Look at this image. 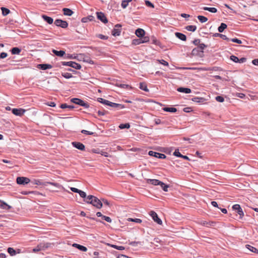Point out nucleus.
<instances>
[{
  "instance_id": "nucleus-1",
  "label": "nucleus",
  "mask_w": 258,
  "mask_h": 258,
  "mask_svg": "<svg viewBox=\"0 0 258 258\" xmlns=\"http://www.w3.org/2000/svg\"><path fill=\"white\" fill-rule=\"evenodd\" d=\"M84 201L87 204L92 205L97 209H100L102 207L103 204L101 201L94 196L89 195Z\"/></svg>"
},
{
  "instance_id": "nucleus-2",
  "label": "nucleus",
  "mask_w": 258,
  "mask_h": 258,
  "mask_svg": "<svg viewBox=\"0 0 258 258\" xmlns=\"http://www.w3.org/2000/svg\"><path fill=\"white\" fill-rule=\"evenodd\" d=\"M63 66H70L77 70H80L81 69V66L79 63H78L74 61H68V62H62Z\"/></svg>"
},
{
  "instance_id": "nucleus-3",
  "label": "nucleus",
  "mask_w": 258,
  "mask_h": 258,
  "mask_svg": "<svg viewBox=\"0 0 258 258\" xmlns=\"http://www.w3.org/2000/svg\"><path fill=\"white\" fill-rule=\"evenodd\" d=\"M233 210H235L239 215V218L242 219L244 216V213L240 206L238 204L234 205L232 206Z\"/></svg>"
},
{
  "instance_id": "nucleus-4",
  "label": "nucleus",
  "mask_w": 258,
  "mask_h": 258,
  "mask_svg": "<svg viewBox=\"0 0 258 258\" xmlns=\"http://www.w3.org/2000/svg\"><path fill=\"white\" fill-rule=\"evenodd\" d=\"M54 24L56 26L62 28H66L68 26V23L67 21L60 19H56L54 21Z\"/></svg>"
},
{
  "instance_id": "nucleus-5",
  "label": "nucleus",
  "mask_w": 258,
  "mask_h": 258,
  "mask_svg": "<svg viewBox=\"0 0 258 258\" xmlns=\"http://www.w3.org/2000/svg\"><path fill=\"white\" fill-rule=\"evenodd\" d=\"M121 25L117 24L115 25L114 28L112 31V34L114 36H119L121 33Z\"/></svg>"
},
{
  "instance_id": "nucleus-6",
  "label": "nucleus",
  "mask_w": 258,
  "mask_h": 258,
  "mask_svg": "<svg viewBox=\"0 0 258 258\" xmlns=\"http://www.w3.org/2000/svg\"><path fill=\"white\" fill-rule=\"evenodd\" d=\"M17 183L18 184H25L28 183L30 180L29 178L25 177H18L16 179Z\"/></svg>"
},
{
  "instance_id": "nucleus-7",
  "label": "nucleus",
  "mask_w": 258,
  "mask_h": 258,
  "mask_svg": "<svg viewBox=\"0 0 258 258\" xmlns=\"http://www.w3.org/2000/svg\"><path fill=\"white\" fill-rule=\"evenodd\" d=\"M148 154L150 156L155 157L159 159H165L166 157V155L164 154L159 153L153 151H150Z\"/></svg>"
},
{
  "instance_id": "nucleus-8",
  "label": "nucleus",
  "mask_w": 258,
  "mask_h": 258,
  "mask_svg": "<svg viewBox=\"0 0 258 258\" xmlns=\"http://www.w3.org/2000/svg\"><path fill=\"white\" fill-rule=\"evenodd\" d=\"M150 216L155 222L158 224L161 225L162 223V220L158 217L157 213L154 211H151L150 213Z\"/></svg>"
},
{
  "instance_id": "nucleus-9",
  "label": "nucleus",
  "mask_w": 258,
  "mask_h": 258,
  "mask_svg": "<svg viewBox=\"0 0 258 258\" xmlns=\"http://www.w3.org/2000/svg\"><path fill=\"white\" fill-rule=\"evenodd\" d=\"M96 15L97 18L103 23L106 24L108 22V20L103 13L97 12Z\"/></svg>"
},
{
  "instance_id": "nucleus-10",
  "label": "nucleus",
  "mask_w": 258,
  "mask_h": 258,
  "mask_svg": "<svg viewBox=\"0 0 258 258\" xmlns=\"http://www.w3.org/2000/svg\"><path fill=\"white\" fill-rule=\"evenodd\" d=\"M12 111V113L16 115L21 116L24 114L25 110L22 108H13Z\"/></svg>"
},
{
  "instance_id": "nucleus-11",
  "label": "nucleus",
  "mask_w": 258,
  "mask_h": 258,
  "mask_svg": "<svg viewBox=\"0 0 258 258\" xmlns=\"http://www.w3.org/2000/svg\"><path fill=\"white\" fill-rule=\"evenodd\" d=\"M72 145L74 147L81 151H84L85 149V146L80 142H74L72 143Z\"/></svg>"
},
{
  "instance_id": "nucleus-12",
  "label": "nucleus",
  "mask_w": 258,
  "mask_h": 258,
  "mask_svg": "<svg viewBox=\"0 0 258 258\" xmlns=\"http://www.w3.org/2000/svg\"><path fill=\"white\" fill-rule=\"evenodd\" d=\"M81 58L83 59L84 62H88L90 64H94V61L90 58V57L86 56L84 54H80Z\"/></svg>"
},
{
  "instance_id": "nucleus-13",
  "label": "nucleus",
  "mask_w": 258,
  "mask_h": 258,
  "mask_svg": "<svg viewBox=\"0 0 258 258\" xmlns=\"http://www.w3.org/2000/svg\"><path fill=\"white\" fill-rule=\"evenodd\" d=\"M147 182L148 183H150V184H152L154 185H160V184L162 181H160V180H159L158 179H148L147 180Z\"/></svg>"
},
{
  "instance_id": "nucleus-14",
  "label": "nucleus",
  "mask_w": 258,
  "mask_h": 258,
  "mask_svg": "<svg viewBox=\"0 0 258 258\" xmlns=\"http://www.w3.org/2000/svg\"><path fill=\"white\" fill-rule=\"evenodd\" d=\"M177 91L179 92L184 93L186 94H188L191 93V91L190 89L188 88H183V87H179L177 88Z\"/></svg>"
},
{
  "instance_id": "nucleus-15",
  "label": "nucleus",
  "mask_w": 258,
  "mask_h": 258,
  "mask_svg": "<svg viewBox=\"0 0 258 258\" xmlns=\"http://www.w3.org/2000/svg\"><path fill=\"white\" fill-rule=\"evenodd\" d=\"M145 31L141 28L136 30L135 34L138 37H143L145 35Z\"/></svg>"
},
{
  "instance_id": "nucleus-16",
  "label": "nucleus",
  "mask_w": 258,
  "mask_h": 258,
  "mask_svg": "<svg viewBox=\"0 0 258 258\" xmlns=\"http://www.w3.org/2000/svg\"><path fill=\"white\" fill-rule=\"evenodd\" d=\"M42 18L45 22H46L49 24H52V23L53 22V20L51 17H48L46 15H42Z\"/></svg>"
},
{
  "instance_id": "nucleus-17",
  "label": "nucleus",
  "mask_w": 258,
  "mask_h": 258,
  "mask_svg": "<svg viewBox=\"0 0 258 258\" xmlns=\"http://www.w3.org/2000/svg\"><path fill=\"white\" fill-rule=\"evenodd\" d=\"M72 246L73 247L77 248L78 249L82 251H86L87 250V248L86 247L77 244V243H74L73 244Z\"/></svg>"
},
{
  "instance_id": "nucleus-18",
  "label": "nucleus",
  "mask_w": 258,
  "mask_h": 258,
  "mask_svg": "<svg viewBox=\"0 0 258 258\" xmlns=\"http://www.w3.org/2000/svg\"><path fill=\"white\" fill-rule=\"evenodd\" d=\"M38 67L39 69L42 70H46L52 68V66L49 64H40L38 65Z\"/></svg>"
},
{
  "instance_id": "nucleus-19",
  "label": "nucleus",
  "mask_w": 258,
  "mask_h": 258,
  "mask_svg": "<svg viewBox=\"0 0 258 258\" xmlns=\"http://www.w3.org/2000/svg\"><path fill=\"white\" fill-rule=\"evenodd\" d=\"M0 208L5 210H9L11 209L12 207L4 201L0 200Z\"/></svg>"
},
{
  "instance_id": "nucleus-20",
  "label": "nucleus",
  "mask_w": 258,
  "mask_h": 258,
  "mask_svg": "<svg viewBox=\"0 0 258 258\" xmlns=\"http://www.w3.org/2000/svg\"><path fill=\"white\" fill-rule=\"evenodd\" d=\"M110 106L113 108H117L118 109H123L124 108V106L122 104L115 103L111 102L110 103Z\"/></svg>"
},
{
  "instance_id": "nucleus-21",
  "label": "nucleus",
  "mask_w": 258,
  "mask_h": 258,
  "mask_svg": "<svg viewBox=\"0 0 258 258\" xmlns=\"http://www.w3.org/2000/svg\"><path fill=\"white\" fill-rule=\"evenodd\" d=\"M175 35L177 38L182 41H185L186 39V36L181 33L176 32Z\"/></svg>"
},
{
  "instance_id": "nucleus-22",
  "label": "nucleus",
  "mask_w": 258,
  "mask_h": 258,
  "mask_svg": "<svg viewBox=\"0 0 258 258\" xmlns=\"http://www.w3.org/2000/svg\"><path fill=\"white\" fill-rule=\"evenodd\" d=\"M52 52L56 56L61 57L65 54V51L63 50H56L55 49H52Z\"/></svg>"
},
{
  "instance_id": "nucleus-23",
  "label": "nucleus",
  "mask_w": 258,
  "mask_h": 258,
  "mask_svg": "<svg viewBox=\"0 0 258 258\" xmlns=\"http://www.w3.org/2000/svg\"><path fill=\"white\" fill-rule=\"evenodd\" d=\"M63 14L66 16H71L74 13L73 11L68 8H63L62 9Z\"/></svg>"
},
{
  "instance_id": "nucleus-24",
  "label": "nucleus",
  "mask_w": 258,
  "mask_h": 258,
  "mask_svg": "<svg viewBox=\"0 0 258 258\" xmlns=\"http://www.w3.org/2000/svg\"><path fill=\"white\" fill-rule=\"evenodd\" d=\"M191 100L197 103H203L205 101V99L202 97H195L191 99Z\"/></svg>"
},
{
  "instance_id": "nucleus-25",
  "label": "nucleus",
  "mask_w": 258,
  "mask_h": 258,
  "mask_svg": "<svg viewBox=\"0 0 258 258\" xmlns=\"http://www.w3.org/2000/svg\"><path fill=\"white\" fill-rule=\"evenodd\" d=\"M140 89L144 90L146 92H149V90L148 89L147 86L145 83H140Z\"/></svg>"
},
{
  "instance_id": "nucleus-26",
  "label": "nucleus",
  "mask_w": 258,
  "mask_h": 258,
  "mask_svg": "<svg viewBox=\"0 0 258 258\" xmlns=\"http://www.w3.org/2000/svg\"><path fill=\"white\" fill-rule=\"evenodd\" d=\"M71 101L72 102L76 104L80 105V106L83 101L82 100L77 98H72Z\"/></svg>"
},
{
  "instance_id": "nucleus-27",
  "label": "nucleus",
  "mask_w": 258,
  "mask_h": 258,
  "mask_svg": "<svg viewBox=\"0 0 258 258\" xmlns=\"http://www.w3.org/2000/svg\"><path fill=\"white\" fill-rule=\"evenodd\" d=\"M116 86H118L119 87H120L121 88H124V89H131L132 88V87L131 86H130L128 85L121 84L120 83H116Z\"/></svg>"
},
{
  "instance_id": "nucleus-28",
  "label": "nucleus",
  "mask_w": 258,
  "mask_h": 258,
  "mask_svg": "<svg viewBox=\"0 0 258 258\" xmlns=\"http://www.w3.org/2000/svg\"><path fill=\"white\" fill-rule=\"evenodd\" d=\"M246 247L250 251H252L254 253H258V249H257L255 247H254L252 246H251L249 244H247L246 245Z\"/></svg>"
},
{
  "instance_id": "nucleus-29",
  "label": "nucleus",
  "mask_w": 258,
  "mask_h": 258,
  "mask_svg": "<svg viewBox=\"0 0 258 258\" xmlns=\"http://www.w3.org/2000/svg\"><path fill=\"white\" fill-rule=\"evenodd\" d=\"M163 110L164 111L170 112H175L177 111V109L174 107H164Z\"/></svg>"
},
{
  "instance_id": "nucleus-30",
  "label": "nucleus",
  "mask_w": 258,
  "mask_h": 258,
  "mask_svg": "<svg viewBox=\"0 0 258 258\" xmlns=\"http://www.w3.org/2000/svg\"><path fill=\"white\" fill-rule=\"evenodd\" d=\"M227 26L226 24L222 23L220 26L218 27V31L219 32H222L227 28Z\"/></svg>"
},
{
  "instance_id": "nucleus-31",
  "label": "nucleus",
  "mask_w": 258,
  "mask_h": 258,
  "mask_svg": "<svg viewBox=\"0 0 258 258\" xmlns=\"http://www.w3.org/2000/svg\"><path fill=\"white\" fill-rule=\"evenodd\" d=\"M21 51V49L19 48L18 47H13L11 49V52L13 54H19Z\"/></svg>"
},
{
  "instance_id": "nucleus-32",
  "label": "nucleus",
  "mask_w": 258,
  "mask_h": 258,
  "mask_svg": "<svg viewBox=\"0 0 258 258\" xmlns=\"http://www.w3.org/2000/svg\"><path fill=\"white\" fill-rule=\"evenodd\" d=\"M1 10L2 11V14L4 16L8 15L10 13V11L6 8L2 7L1 8Z\"/></svg>"
},
{
  "instance_id": "nucleus-33",
  "label": "nucleus",
  "mask_w": 258,
  "mask_h": 258,
  "mask_svg": "<svg viewBox=\"0 0 258 258\" xmlns=\"http://www.w3.org/2000/svg\"><path fill=\"white\" fill-rule=\"evenodd\" d=\"M185 28L187 31L194 32L196 30L197 27L195 25H188Z\"/></svg>"
},
{
  "instance_id": "nucleus-34",
  "label": "nucleus",
  "mask_w": 258,
  "mask_h": 258,
  "mask_svg": "<svg viewBox=\"0 0 258 258\" xmlns=\"http://www.w3.org/2000/svg\"><path fill=\"white\" fill-rule=\"evenodd\" d=\"M197 18L201 23H205L208 21V18L203 16H198Z\"/></svg>"
},
{
  "instance_id": "nucleus-35",
  "label": "nucleus",
  "mask_w": 258,
  "mask_h": 258,
  "mask_svg": "<svg viewBox=\"0 0 258 258\" xmlns=\"http://www.w3.org/2000/svg\"><path fill=\"white\" fill-rule=\"evenodd\" d=\"M60 107L62 109L69 108L70 109H72L74 108V106L72 105H68L66 103L61 104L60 106Z\"/></svg>"
},
{
  "instance_id": "nucleus-36",
  "label": "nucleus",
  "mask_w": 258,
  "mask_h": 258,
  "mask_svg": "<svg viewBox=\"0 0 258 258\" xmlns=\"http://www.w3.org/2000/svg\"><path fill=\"white\" fill-rule=\"evenodd\" d=\"M160 185L161 186V187H162V189L164 191H168V188L169 187V185H168L165 184L163 182H161L160 184Z\"/></svg>"
},
{
  "instance_id": "nucleus-37",
  "label": "nucleus",
  "mask_w": 258,
  "mask_h": 258,
  "mask_svg": "<svg viewBox=\"0 0 258 258\" xmlns=\"http://www.w3.org/2000/svg\"><path fill=\"white\" fill-rule=\"evenodd\" d=\"M8 252L9 253V254L11 256H14L16 254V252L15 250L13 248H12V247H9L8 248Z\"/></svg>"
},
{
  "instance_id": "nucleus-38",
  "label": "nucleus",
  "mask_w": 258,
  "mask_h": 258,
  "mask_svg": "<svg viewBox=\"0 0 258 258\" xmlns=\"http://www.w3.org/2000/svg\"><path fill=\"white\" fill-rule=\"evenodd\" d=\"M119 127L120 129L129 128L130 127V125L128 123L124 124L122 123L119 125Z\"/></svg>"
},
{
  "instance_id": "nucleus-39",
  "label": "nucleus",
  "mask_w": 258,
  "mask_h": 258,
  "mask_svg": "<svg viewBox=\"0 0 258 258\" xmlns=\"http://www.w3.org/2000/svg\"><path fill=\"white\" fill-rule=\"evenodd\" d=\"M61 75L66 79H70L73 77V75L69 73H62Z\"/></svg>"
},
{
  "instance_id": "nucleus-40",
  "label": "nucleus",
  "mask_w": 258,
  "mask_h": 258,
  "mask_svg": "<svg viewBox=\"0 0 258 258\" xmlns=\"http://www.w3.org/2000/svg\"><path fill=\"white\" fill-rule=\"evenodd\" d=\"M127 221L134 222L138 223H140L142 222V220L140 219H138V218H135V219L128 218Z\"/></svg>"
},
{
  "instance_id": "nucleus-41",
  "label": "nucleus",
  "mask_w": 258,
  "mask_h": 258,
  "mask_svg": "<svg viewBox=\"0 0 258 258\" xmlns=\"http://www.w3.org/2000/svg\"><path fill=\"white\" fill-rule=\"evenodd\" d=\"M78 194H79V195L81 197L83 198H86L85 199H87V195H86V194L85 192L81 190H80L78 192Z\"/></svg>"
},
{
  "instance_id": "nucleus-42",
  "label": "nucleus",
  "mask_w": 258,
  "mask_h": 258,
  "mask_svg": "<svg viewBox=\"0 0 258 258\" xmlns=\"http://www.w3.org/2000/svg\"><path fill=\"white\" fill-rule=\"evenodd\" d=\"M145 4L148 7H150V8H154V5L149 1H148V0L145 1Z\"/></svg>"
},
{
  "instance_id": "nucleus-43",
  "label": "nucleus",
  "mask_w": 258,
  "mask_h": 258,
  "mask_svg": "<svg viewBox=\"0 0 258 258\" xmlns=\"http://www.w3.org/2000/svg\"><path fill=\"white\" fill-rule=\"evenodd\" d=\"M215 99L217 101L219 102H223L224 101V98L221 96H216Z\"/></svg>"
},
{
  "instance_id": "nucleus-44",
  "label": "nucleus",
  "mask_w": 258,
  "mask_h": 258,
  "mask_svg": "<svg viewBox=\"0 0 258 258\" xmlns=\"http://www.w3.org/2000/svg\"><path fill=\"white\" fill-rule=\"evenodd\" d=\"M230 59L235 62H238L239 61V58L235 55H231Z\"/></svg>"
},
{
  "instance_id": "nucleus-45",
  "label": "nucleus",
  "mask_w": 258,
  "mask_h": 258,
  "mask_svg": "<svg viewBox=\"0 0 258 258\" xmlns=\"http://www.w3.org/2000/svg\"><path fill=\"white\" fill-rule=\"evenodd\" d=\"M128 5V3H127V2L125 0H123L122 1L121 5L122 8L125 9L127 7Z\"/></svg>"
},
{
  "instance_id": "nucleus-46",
  "label": "nucleus",
  "mask_w": 258,
  "mask_h": 258,
  "mask_svg": "<svg viewBox=\"0 0 258 258\" xmlns=\"http://www.w3.org/2000/svg\"><path fill=\"white\" fill-rule=\"evenodd\" d=\"M206 47H207V46L205 44H204V43H201L199 44L198 48H199V49H201V52H203V50L205 48H206Z\"/></svg>"
},
{
  "instance_id": "nucleus-47",
  "label": "nucleus",
  "mask_w": 258,
  "mask_h": 258,
  "mask_svg": "<svg viewBox=\"0 0 258 258\" xmlns=\"http://www.w3.org/2000/svg\"><path fill=\"white\" fill-rule=\"evenodd\" d=\"M81 133L84 134L86 135H92L94 134V133L90 131H88L87 130H83L81 131Z\"/></svg>"
},
{
  "instance_id": "nucleus-48",
  "label": "nucleus",
  "mask_w": 258,
  "mask_h": 258,
  "mask_svg": "<svg viewBox=\"0 0 258 258\" xmlns=\"http://www.w3.org/2000/svg\"><path fill=\"white\" fill-rule=\"evenodd\" d=\"M140 39L142 43H146L149 41V38L148 37H143Z\"/></svg>"
},
{
  "instance_id": "nucleus-49",
  "label": "nucleus",
  "mask_w": 258,
  "mask_h": 258,
  "mask_svg": "<svg viewBox=\"0 0 258 258\" xmlns=\"http://www.w3.org/2000/svg\"><path fill=\"white\" fill-rule=\"evenodd\" d=\"M173 155L175 156L179 157H181V155H182L180 154V153L179 152V150L178 149L175 150V151L173 153Z\"/></svg>"
},
{
  "instance_id": "nucleus-50",
  "label": "nucleus",
  "mask_w": 258,
  "mask_h": 258,
  "mask_svg": "<svg viewBox=\"0 0 258 258\" xmlns=\"http://www.w3.org/2000/svg\"><path fill=\"white\" fill-rule=\"evenodd\" d=\"M230 40L233 42H235V43H237L238 44H241L242 43V42L240 40L237 39V38H232L231 39H230Z\"/></svg>"
},
{
  "instance_id": "nucleus-51",
  "label": "nucleus",
  "mask_w": 258,
  "mask_h": 258,
  "mask_svg": "<svg viewBox=\"0 0 258 258\" xmlns=\"http://www.w3.org/2000/svg\"><path fill=\"white\" fill-rule=\"evenodd\" d=\"M112 247L116 248V249H118V250H123L124 249V247L123 246H117V245H112Z\"/></svg>"
},
{
  "instance_id": "nucleus-52",
  "label": "nucleus",
  "mask_w": 258,
  "mask_h": 258,
  "mask_svg": "<svg viewBox=\"0 0 258 258\" xmlns=\"http://www.w3.org/2000/svg\"><path fill=\"white\" fill-rule=\"evenodd\" d=\"M89 18H94L93 16H89L88 17H85V18H82V22H83V23L87 22L88 21V19H89Z\"/></svg>"
},
{
  "instance_id": "nucleus-53",
  "label": "nucleus",
  "mask_w": 258,
  "mask_h": 258,
  "mask_svg": "<svg viewBox=\"0 0 258 258\" xmlns=\"http://www.w3.org/2000/svg\"><path fill=\"white\" fill-rule=\"evenodd\" d=\"M158 61L161 64H163L164 66H168V62H167L166 61H165L163 59L158 60Z\"/></svg>"
},
{
  "instance_id": "nucleus-54",
  "label": "nucleus",
  "mask_w": 258,
  "mask_h": 258,
  "mask_svg": "<svg viewBox=\"0 0 258 258\" xmlns=\"http://www.w3.org/2000/svg\"><path fill=\"white\" fill-rule=\"evenodd\" d=\"M101 150L97 148V149H92L91 150V152L96 154H100Z\"/></svg>"
},
{
  "instance_id": "nucleus-55",
  "label": "nucleus",
  "mask_w": 258,
  "mask_h": 258,
  "mask_svg": "<svg viewBox=\"0 0 258 258\" xmlns=\"http://www.w3.org/2000/svg\"><path fill=\"white\" fill-rule=\"evenodd\" d=\"M208 11L213 13H215L217 12V10L215 8H209Z\"/></svg>"
},
{
  "instance_id": "nucleus-56",
  "label": "nucleus",
  "mask_w": 258,
  "mask_h": 258,
  "mask_svg": "<svg viewBox=\"0 0 258 258\" xmlns=\"http://www.w3.org/2000/svg\"><path fill=\"white\" fill-rule=\"evenodd\" d=\"M101 201L102 203H104L106 206H110V203L107 200L102 199Z\"/></svg>"
},
{
  "instance_id": "nucleus-57",
  "label": "nucleus",
  "mask_w": 258,
  "mask_h": 258,
  "mask_svg": "<svg viewBox=\"0 0 258 258\" xmlns=\"http://www.w3.org/2000/svg\"><path fill=\"white\" fill-rule=\"evenodd\" d=\"M134 44H135V45H138V44H141V43H143L142 42H141V39H135V40H134Z\"/></svg>"
},
{
  "instance_id": "nucleus-58",
  "label": "nucleus",
  "mask_w": 258,
  "mask_h": 258,
  "mask_svg": "<svg viewBox=\"0 0 258 258\" xmlns=\"http://www.w3.org/2000/svg\"><path fill=\"white\" fill-rule=\"evenodd\" d=\"M152 43L156 44V45H159L160 42L156 39H155V38H153L152 39Z\"/></svg>"
},
{
  "instance_id": "nucleus-59",
  "label": "nucleus",
  "mask_w": 258,
  "mask_h": 258,
  "mask_svg": "<svg viewBox=\"0 0 258 258\" xmlns=\"http://www.w3.org/2000/svg\"><path fill=\"white\" fill-rule=\"evenodd\" d=\"M198 52H199V48L198 47L196 48H194L192 50V54L193 55H197L198 54Z\"/></svg>"
},
{
  "instance_id": "nucleus-60",
  "label": "nucleus",
  "mask_w": 258,
  "mask_h": 258,
  "mask_svg": "<svg viewBox=\"0 0 258 258\" xmlns=\"http://www.w3.org/2000/svg\"><path fill=\"white\" fill-rule=\"evenodd\" d=\"M8 54L6 52H2L0 54V59H3L7 56Z\"/></svg>"
},
{
  "instance_id": "nucleus-61",
  "label": "nucleus",
  "mask_w": 258,
  "mask_h": 258,
  "mask_svg": "<svg viewBox=\"0 0 258 258\" xmlns=\"http://www.w3.org/2000/svg\"><path fill=\"white\" fill-rule=\"evenodd\" d=\"M81 106L84 107L85 108H88L89 107V104L85 102L84 101H83V103L81 104Z\"/></svg>"
},
{
  "instance_id": "nucleus-62",
  "label": "nucleus",
  "mask_w": 258,
  "mask_h": 258,
  "mask_svg": "<svg viewBox=\"0 0 258 258\" xmlns=\"http://www.w3.org/2000/svg\"><path fill=\"white\" fill-rule=\"evenodd\" d=\"M101 155L104 156L105 157H108V153L106 152L103 151L102 150H101L100 154Z\"/></svg>"
},
{
  "instance_id": "nucleus-63",
  "label": "nucleus",
  "mask_w": 258,
  "mask_h": 258,
  "mask_svg": "<svg viewBox=\"0 0 258 258\" xmlns=\"http://www.w3.org/2000/svg\"><path fill=\"white\" fill-rule=\"evenodd\" d=\"M220 37L222 39H223V40H226L227 41L230 40V39L228 38L226 35L222 34H221V35H220Z\"/></svg>"
},
{
  "instance_id": "nucleus-64",
  "label": "nucleus",
  "mask_w": 258,
  "mask_h": 258,
  "mask_svg": "<svg viewBox=\"0 0 258 258\" xmlns=\"http://www.w3.org/2000/svg\"><path fill=\"white\" fill-rule=\"evenodd\" d=\"M252 63L253 65L258 66V59H254L252 60Z\"/></svg>"
}]
</instances>
